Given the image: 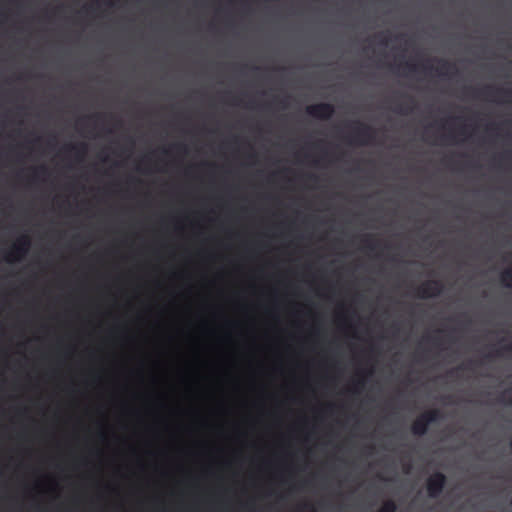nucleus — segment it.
<instances>
[{
  "label": "nucleus",
  "instance_id": "5",
  "mask_svg": "<svg viewBox=\"0 0 512 512\" xmlns=\"http://www.w3.org/2000/svg\"><path fill=\"white\" fill-rule=\"evenodd\" d=\"M372 139H374V129L362 122H355V126L353 128V139L350 142L365 145L368 144Z\"/></svg>",
  "mask_w": 512,
  "mask_h": 512
},
{
  "label": "nucleus",
  "instance_id": "28",
  "mask_svg": "<svg viewBox=\"0 0 512 512\" xmlns=\"http://www.w3.org/2000/svg\"><path fill=\"white\" fill-rule=\"evenodd\" d=\"M311 512H314V510H312Z\"/></svg>",
  "mask_w": 512,
  "mask_h": 512
},
{
  "label": "nucleus",
  "instance_id": "22",
  "mask_svg": "<svg viewBox=\"0 0 512 512\" xmlns=\"http://www.w3.org/2000/svg\"><path fill=\"white\" fill-rule=\"evenodd\" d=\"M175 147L177 148V150L179 151H186V146L183 145V144H177L175 145Z\"/></svg>",
  "mask_w": 512,
  "mask_h": 512
},
{
  "label": "nucleus",
  "instance_id": "19",
  "mask_svg": "<svg viewBox=\"0 0 512 512\" xmlns=\"http://www.w3.org/2000/svg\"><path fill=\"white\" fill-rule=\"evenodd\" d=\"M40 173H43V174L47 173V168L45 166L34 168L33 169V179L38 178Z\"/></svg>",
  "mask_w": 512,
  "mask_h": 512
},
{
  "label": "nucleus",
  "instance_id": "1",
  "mask_svg": "<svg viewBox=\"0 0 512 512\" xmlns=\"http://www.w3.org/2000/svg\"><path fill=\"white\" fill-rule=\"evenodd\" d=\"M0 384H337L336 382H260V381H111V382H105V381H93V382H6L2 381ZM346 384H354V382H347Z\"/></svg>",
  "mask_w": 512,
  "mask_h": 512
},
{
  "label": "nucleus",
  "instance_id": "21",
  "mask_svg": "<svg viewBox=\"0 0 512 512\" xmlns=\"http://www.w3.org/2000/svg\"><path fill=\"white\" fill-rule=\"evenodd\" d=\"M502 351L512 352V343L505 345L501 349L497 350L496 351L497 356H500Z\"/></svg>",
  "mask_w": 512,
  "mask_h": 512
},
{
  "label": "nucleus",
  "instance_id": "10",
  "mask_svg": "<svg viewBox=\"0 0 512 512\" xmlns=\"http://www.w3.org/2000/svg\"><path fill=\"white\" fill-rule=\"evenodd\" d=\"M65 149L69 152H74L77 160H82L87 153V144L79 143L76 145H67Z\"/></svg>",
  "mask_w": 512,
  "mask_h": 512
},
{
  "label": "nucleus",
  "instance_id": "4",
  "mask_svg": "<svg viewBox=\"0 0 512 512\" xmlns=\"http://www.w3.org/2000/svg\"><path fill=\"white\" fill-rule=\"evenodd\" d=\"M447 479L442 472L433 473L426 482L429 497L438 498L444 490Z\"/></svg>",
  "mask_w": 512,
  "mask_h": 512
},
{
  "label": "nucleus",
  "instance_id": "12",
  "mask_svg": "<svg viewBox=\"0 0 512 512\" xmlns=\"http://www.w3.org/2000/svg\"><path fill=\"white\" fill-rule=\"evenodd\" d=\"M481 94H484V95H491L492 92H496L498 94H503L505 96H508V97H512V90H509V89H494L493 87H490V86H487L485 87L484 89H482L481 91H479Z\"/></svg>",
  "mask_w": 512,
  "mask_h": 512
},
{
  "label": "nucleus",
  "instance_id": "8",
  "mask_svg": "<svg viewBox=\"0 0 512 512\" xmlns=\"http://www.w3.org/2000/svg\"><path fill=\"white\" fill-rule=\"evenodd\" d=\"M30 245L31 241L28 235L20 236L9 251V258H7V260H20L27 254Z\"/></svg>",
  "mask_w": 512,
  "mask_h": 512
},
{
  "label": "nucleus",
  "instance_id": "20",
  "mask_svg": "<svg viewBox=\"0 0 512 512\" xmlns=\"http://www.w3.org/2000/svg\"><path fill=\"white\" fill-rule=\"evenodd\" d=\"M413 110V107H406L404 105H399L395 111L398 112V113H401V114H408L409 112H411Z\"/></svg>",
  "mask_w": 512,
  "mask_h": 512
},
{
  "label": "nucleus",
  "instance_id": "3",
  "mask_svg": "<svg viewBox=\"0 0 512 512\" xmlns=\"http://www.w3.org/2000/svg\"><path fill=\"white\" fill-rule=\"evenodd\" d=\"M442 417V412L439 409L427 410L415 419L411 431L414 435L423 436L427 433L429 425L440 421Z\"/></svg>",
  "mask_w": 512,
  "mask_h": 512
},
{
  "label": "nucleus",
  "instance_id": "2",
  "mask_svg": "<svg viewBox=\"0 0 512 512\" xmlns=\"http://www.w3.org/2000/svg\"><path fill=\"white\" fill-rule=\"evenodd\" d=\"M4 386H0L3 388ZM11 388H42L43 386H10ZM56 388H323V386H55Z\"/></svg>",
  "mask_w": 512,
  "mask_h": 512
},
{
  "label": "nucleus",
  "instance_id": "13",
  "mask_svg": "<svg viewBox=\"0 0 512 512\" xmlns=\"http://www.w3.org/2000/svg\"><path fill=\"white\" fill-rule=\"evenodd\" d=\"M500 278L503 285L512 288V268L504 270Z\"/></svg>",
  "mask_w": 512,
  "mask_h": 512
},
{
  "label": "nucleus",
  "instance_id": "9",
  "mask_svg": "<svg viewBox=\"0 0 512 512\" xmlns=\"http://www.w3.org/2000/svg\"><path fill=\"white\" fill-rule=\"evenodd\" d=\"M375 353V348L373 345H371L367 350H364L362 351L361 353H355L354 354V359L358 362V363H369L370 361L373 360V355Z\"/></svg>",
  "mask_w": 512,
  "mask_h": 512
},
{
  "label": "nucleus",
  "instance_id": "6",
  "mask_svg": "<svg viewBox=\"0 0 512 512\" xmlns=\"http://www.w3.org/2000/svg\"><path fill=\"white\" fill-rule=\"evenodd\" d=\"M334 106L330 103L321 102L309 105L306 108V113L314 118L328 120L334 115Z\"/></svg>",
  "mask_w": 512,
  "mask_h": 512
},
{
  "label": "nucleus",
  "instance_id": "24",
  "mask_svg": "<svg viewBox=\"0 0 512 512\" xmlns=\"http://www.w3.org/2000/svg\"><path fill=\"white\" fill-rule=\"evenodd\" d=\"M307 178L309 180H313V181H317L318 180V177L316 175H313V174L308 175Z\"/></svg>",
  "mask_w": 512,
  "mask_h": 512
},
{
  "label": "nucleus",
  "instance_id": "11",
  "mask_svg": "<svg viewBox=\"0 0 512 512\" xmlns=\"http://www.w3.org/2000/svg\"><path fill=\"white\" fill-rule=\"evenodd\" d=\"M439 64L440 65L436 68L428 65H422V68L425 71L435 70L439 75H446L449 69L453 67L451 63L443 59L439 60Z\"/></svg>",
  "mask_w": 512,
  "mask_h": 512
},
{
  "label": "nucleus",
  "instance_id": "18",
  "mask_svg": "<svg viewBox=\"0 0 512 512\" xmlns=\"http://www.w3.org/2000/svg\"><path fill=\"white\" fill-rule=\"evenodd\" d=\"M405 69L408 70V72L410 73H414V72H418L419 71V68L420 66L417 65V64H413V63H409V62H406L405 65H404Z\"/></svg>",
  "mask_w": 512,
  "mask_h": 512
},
{
  "label": "nucleus",
  "instance_id": "17",
  "mask_svg": "<svg viewBox=\"0 0 512 512\" xmlns=\"http://www.w3.org/2000/svg\"><path fill=\"white\" fill-rule=\"evenodd\" d=\"M321 360L324 364L332 365L334 363V358L329 355L326 351H322Z\"/></svg>",
  "mask_w": 512,
  "mask_h": 512
},
{
  "label": "nucleus",
  "instance_id": "27",
  "mask_svg": "<svg viewBox=\"0 0 512 512\" xmlns=\"http://www.w3.org/2000/svg\"><path fill=\"white\" fill-rule=\"evenodd\" d=\"M403 384L410 385V384H414V383L413 382H404Z\"/></svg>",
  "mask_w": 512,
  "mask_h": 512
},
{
  "label": "nucleus",
  "instance_id": "15",
  "mask_svg": "<svg viewBox=\"0 0 512 512\" xmlns=\"http://www.w3.org/2000/svg\"><path fill=\"white\" fill-rule=\"evenodd\" d=\"M426 341L430 342L433 346L441 349V350H445L446 348L443 346V341L440 337L438 336H427L426 338Z\"/></svg>",
  "mask_w": 512,
  "mask_h": 512
},
{
  "label": "nucleus",
  "instance_id": "7",
  "mask_svg": "<svg viewBox=\"0 0 512 512\" xmlns=\"http://www.w3.org/2000/svg\"><path fill=\"white\" fill-rule=\"evenodd\" d=\"M443 289V285L439 280H428L417 288V297L427 299L438 296Z\"/></svg>",
  "mask_w": 512,
  "mask_h": 512
},
{
  "label": "nucleus",
  "instance_id": "26",
  "mask_svg": "<svg viewBox=\"0 0 512 512\" xmlns=\"http://www.w3.org/2000/svg\"><path fill=\"white\" fill-rule=\"evenodd\" d=\"M61 356H62V353H61V352H58V353H57V357H58V358H61Z\"/></svg>",
  "mask_w": 512,
  "mask_h": 512
},
{
  "label": "nucleus",
  "instance_id": "14",
  "mask_svg": "<svg viewBox=\"0 0 512 512\" xmlns=\"http://www.w3.org/2000/svg\"><path fill=\"white\" fill-rule=\"evenodd\" d=\"M397 505L393 500H387L383 503L377 512H396Z\"/></svg>",
  "mask_w": 512,
  "mask_h": 512
},
{
  "label": "nucleus",
  "instance_id": "25",
  "mask_svg": "<svg viewBox=\"0 0 512 512\" xmlns=\"http://www.w3.org/2000/svg\"><path fill=\"white\" fill-rule=\"evenodd\" d=\"M460 134L462 135H465L466 134V130L464 127H462L460 130H459Z\"/></svg>",
  "mask_w": 512,
  "mask_h": 512
},
{
  "label": "nucleus",
  "instance_id": "23",
  "mask_svg": "<svg viewBox=\"0 0 512 512\" xmlns=\"http://www.w3.org/2000/svg\"><path fill=\"white\" fill-rule=\"evenodd\" d=\"M381 45H387L388 44V40L386 37H381L380 39V42H379Z\"/></svg>",
  "mask_w": 512,
  "mask_h": 512
},
{
  "label": "nucleus",
  "instance_id": "16",
  "mask_svg": "<svg viewBox=\"0 0 512 512\" xmlns=\"http://www.w3.org/2000/svg\"><path fill=\"white\" fill-rule=\"evenodd\" d=\"M362 242L364 244V246L369 249L370 251H373L375 250L376 248V242L373 238V236L371 235H366L363 239H362Z\"/></svg>",
  "mask_w": 512,
  "mask_h": 512
}]
</instances>
